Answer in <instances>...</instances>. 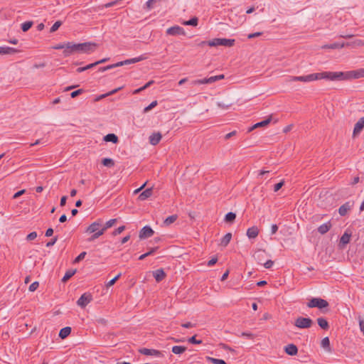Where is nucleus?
<instances>
[{
	"instance_id": "nucleus-3",
	"label": "nucleus",
	"mask_w": 364,
	"mask_h": 364,
	"mask_svg": "<svg viewBox=\"0 0 364 364\" xmlns=\"http://www.w3.org/2000/svg\"><path fill=\"white\" fill-rule=\"evenodd\" d=\"M335 80H342L347 79H357L364 77V68L358 70L348 72H333Z\"/></svg>"
},
{
	"instance_id": "nucleus-10",
	"label": "nucleus",
	"mask_w": 364,
	"mask_h": 364,
	"mask_svg": "<svg viewBox=\"0 0 364 364\" xmlns=\"http://www.w3.org/2000/svg\"><path fill=\"white\" fill-rule=\"evenodd\" d=\"M351 236H352L351 231L346 230L345 231V232L343 233V235L340 238L338 246L341 249L344 248L345 246L350 242Z\"/></svg>"
},
{
	"instance_id": "nucleus-64",
	"label": "nucleus",
	"mask_w": 364,
	"mask_h": 364,
	"mask_svg": "<svg viewBox=\"0 0 364 364\" xmlns=\"http://www.w3.org/2000/svg\"><path fill=\"white\" fill-rule=\"evenodd\" d=\"M352 44H353L356 46H364V42H363V41H362L360 39H357L355 41H353L352 43Z\"/></svg>"
},
{
	"instance_id": "nucleus-21",
	"label": "nucleus",
	"mask_w": 364,
	"mask_h": 364,
	"mask_svg": "<svg viewBox=\"0 0 364 364\" xmlns=\"http://www.w3.org/2000/svg\"><path fill=\"white\" fill-rule=\"evenodd\" d=\"M152 193H153L152 188H146V190H144L143 192H141L139 194L138 198L140 200H144L149 198V197H151Z\"/></svg>"
},
{
	"instance_id": "nucleus-49",
	"label": "nucleus",
	"mask_w": 364,
	"mask_h": 364,
	"mask_svg": "<svg viewBox=\"0 0 364 364\" xmlns=\"http://www.w3.org/2000/svg\"><path fill=\"white\" fill-rule=\"evenodd\" d=\"M358 322H359L360 329L364 336V317H361L360 316H358Z\"/></svg>"
},
{
	"instance_id": "nucleus-23",
	"label": "nucleus",
	"mask_w": 364,
	"mask_h": 364,
	"mask_svg": "<svg viewBox=\"0 0 364 364\" xmlns=\"http://www.w3.org/2000/svg\"><path fill=\"white\" fill-rule=\"evenodd\" d=\"M331 226H332V225L331 223V221H328L326 223L321 225L318 228V232L319 233H321V235H323V234L326 233L331 229Z\"/></svg>"
},
{
	"instance_id": "nucleus-15",
	"label": "nucleus",
	"mask_w": 364,
	"mask_h": 364,
	"mask_svg": "<svg viewBox=\"0 0 364 364\" xmlns=\"http://www.w3.org/2000/svg\"><path fill=\"white\" fill-rule=\"evenodd\" d=\"M225 78V75L223 74L213 75L212 73H208L206 76V84H211L218 80H223Z\"/></svg>"
},
{
	"instance_id": "nucleus-60",
	"label": "nucleus",
	"mask_w": 364,
	"mask_h": 364,
	"mask_svg": "<svg viewBox=\"0 0 364 364\" xmlns=\"http://www.w3.org/2000/svg\"><path fill=\"white\" fill-rule=\"evenodd\" d=\"M155 2V0H148L146 3V6L148 10H150L153 8V4Z\"/></svg>"
},
{
	"instance_id": "nucleus-29",
	"label": "nucleus",
	"mask_w": 364,
	"mask_h": 364,
	"mask_svg": "<svg viewBox=\"0 0 364 364\" xmlns=\"http://www.w3.org/2000/svg\"><path fill=\"white\" fill-rule=\"evenodd\" d=\"M104 140L105 141H107V142L110 141V142H112L114 144H117L118 142V141H119L118 136L116 134H112H112H108L105 135L104 136Z\"/></svg>"
},
{
	"instance_id": "nucleus-9",
	"label": "nucleus",
	"mask_w": 364,
	"mask_h": 364,
	"mask_svg": "<svg viewBox=\"0 0 364 364\" xmlns=\"http://www.w3.org/2000/svg\"><path fill=\"white\" fill-rule=\"evenodd\" d=\"M102 220L97 219L92 223H91L85 230V232L88 234H91L92 232H97L102 228Z\"/></svg>"
},
{
	"instance_id": "nucleus-19",
	"label": "nucleus",
	"mask_w": 364,
	"mask_h": 364,
	"mask_svg": "<svg viewBox=\"0 0 364 364\" xmlns=\"http://www.w3.org/2000/svg\"><path fill=\"white\" fill-rule=\"evenodd\" d=\"M162 138V135L160 132H157V133H153L150 136H149V143L151 144V145H156L159 143V141H161Z\"/></svg>"
},
{
	"instance_id": "nucleus-52",
	"label": "nucleus",
	"mask_w": 364,
	"mask_h": 364,
	"mask_svg": "<svg viewBox=\"0 0 364 364\" xmlns=\"http://www.w3.org/2000/svg\"><path fill=\"white\" fill-rule=\"evenodd\" d=\"M37 237V233L36 232H31V233H29L27 237H26V240L28 241H31L34 239H36Z\"/></svg>"
},
{
	"instance_id": "nucleus-39",
	"label": "nucleus",
	"mask_w": 364,
	"mask_h": 364,
	"mask_svg": "<svg viewBox=\"0 0 364 364\" xmlns=\"http://www.w3.org/2000/svg\"><path fill=\"white\" fill-rule=\"evenodd\" d=\"M198 23V18L197 17H193L188 21H186L183 23V25L186 26H196Z\"/></svg>"
},
{
	"instance_id": "nucleus-8",
	"label": "nucleus",
	"mask_w": 364,
	"mask_h": 364,
	"mask_svg": "<svg viewBox=\"0 0 364 364\" xmlns=\"http://www.w3.org/2000/svg\"><path fill=\"white\" fill-rule=\"evenodd\" d=\"M92 301V296L90 293L86 292L81 295L77 301V304L81 308H85Z\"/></svg>"
},
{
	"instance_id": "nucleus-34",
	"label": "nucleus",
	"mask_w": 364,
	"mask_h": 364,
	"mask_svg": "<svg viewBox=\"0 0 364 364\" xmlns=\"http://www.w3.org/2000/svg\"><path fill=\"white\" fill-rule=\"evenodd\" d=\"M117 222V219H110L109 220L107 221L105 225H102L101 230H103V232H105L108 228L112 227Z\"/></svg>"
},
{
	"instance_id": "nucleus-58",
	"label": "nucleus",
	"mask_w": 364,
	"mask_h": 364,
	"mask_svg": "<svg viewBox=\"0 0 364 364\" xmlns=\"http://www.w3.org/2000/svg\"><path fill=\"white\" fill-rule=\"evenodd\" d=\"M262 32H256V33H250L247 36V38L249 39H251V38H256V37H259L260 36H262Z\"/></svg>"
},
{
	"instance_id": "nucleus-14",
	"label": "nucleus",
	"mask_w": 364,
	"mask_h": 364,
	"mask_svg": "<svg viewBox=\"0 0 364 364\" xmlns=\"http://www.w3.org/2000/svg\"><path fill=\"white\" fill-rule=\"evenodd\" d=\"M353 206V201H347L339 208L338 213L341 216H344L352 208Z\"/></svg>"
},
{
	"instance_id": "nucleus-57",
	"label": "nucleus",
	"mask_w": 364,
	"mask_h": 364,
	"mask_svg": "<svg viewBox=\"0 0 364 364\" xmlns=\"http://www.w3.org/2000/svg\"><path fill=\"white\" fill-rule=\"evenodd\" d=\"M66 46H67V43H63V44H57V45L54 46L53 47V48L55 49V50L63 49V50H65Z\"/></svg>"
},
{
	"instance_id": "nucleus-22",
	"label": "nucleus",
	"mask_w": 364,
	"mask_h": 364,
	"mask_svg": "<svg viewBox=\"0 0 364 364\" xmlns=\"http://www.w3.org/2000/svg\"><path fill=\"white\" fill-rule=\"evenodd\" d=\"M258 234L259 230L256 226H252L247 230V236L250 239L257 237Z\"/></svg>"
},
{
	"instance_id": "nucleus-36",
	"label": "nucleus",
	"mask_w": 364,
	"mask_h": 364,
	"mask_svg": "<svg viewBox=\"0 0 364 364\" xmlns=\"http://www.w3.org/2000/svg\"><path fill=\"white\" fill-rule=\"evenodd\" d=\"M102 164L108 168H112L114 166V161L110 158H104L102 160Z\"/></svg>"
},
{
	"instance_id": "nucleus-1",
	"label": "nucleus",
	"mask_w": 364,
	"mask_h": 364,
	"mask_svg": "<svg viewBox=\"0 0 364 364\" xmlns=\"http://www.w3.org/2000/svg\"><path fill=\"white\" fill-rule=\"evenodd\" d=\"M96 44L90 42H85L82 43H75L73 42H68L65 50L63 53L65 57L70 56L74 53H90L94 50Z\"/></svg>"
},
{
	"instance_id": "nucleus-44",
	"label": "nucleus",
	"mask_w": 364,
	"mask_h": 364,
	"mask_svg": "<svg viewBox=\"0 0 364 364\" xmlns=\"http://www.w3.org/2000/svg\"><path fill=\"white\" fill-rule=\"evenodd\" d=\"M62 25V21H57L54 23V24L52 26V27L50 28V33H54L55 32L58 28L59 27Z\"/></svg>"
},
{
	"instance_id": "nucleus-55",
	"label": "nucleus",
	"mask_w": 364,
	"mask_h": 364,
	"mask_svg": "<svg viewBox=\"0 0 364 364\" xmlns=\"http://www.w3.org/2000/svg\"><path fill=\"white\" fill-rule=\"evenodd\" d=\"M237 132L236 130H234L228 134H227L225 136H224V139L225 140H228L230 139V138H232V136H235L237 134Z\"/></svg>"
},
{
	"instance_id": "nucleus-42",
	"label": "nucleus",
	"mask_w": 364,
	"mask_h": 364,
	"mask_svg": "<svg viewBox=\"0 0 364 364\" xmlns=\"http://www.w3.org/2000/svg\"><path fill=\"white\" fill-rule=\"evenodd\" d=\"M122 276V274L121 273H119L117 276H115L113 279H112L110 281H109L107 284H106V287L107 288H109L112 286H113L116 282L120 278V277Z\"/></svg>"
},
{
	"instance_id": "nucleus-32",
	"label": "nucleus",
	"mask_w": 364,
	"mask_h": 364,
	"mask_svg": "<svg viewBox=\"0 0 364 364\" xmlns=\"http://www.w3.org/2000/svg\"><path fill=\"white\" fill-rule=\"evenodd\" d=\"M122 87H119L116 88V89H114V90H113L110 91V92H107V93H105V94L101 95L98 96V97H97L95 100V101H99V100H102V99H103V98H105V97H107V96H109V95H114V94H115L116 92H117L119 90H122Z\"/></svg>"
},
{
	"instance_id": "nucleus-45",
	"label": "nucleus",
	"mask_w": 364,
	"mask_h": 364,
	"mask_svg": "<svg viewBox=\"0 0 364 364\" xmlns=\"http://www.w3.org/2000/svg\"><path fill=\"white\" fill-rule=\"evenodd\" d=\"M157 104H158V102L156 100L153 101L149 105H148L147 107H146L144 109V113L148 112L149 111L152 109L154 107H155L157 105Z\"/></svg>"
},
{
	"instance_id": "nucleus-12",
	"label": "nucleus",
	"mask_w": 364,
	"mask_h": 364,
	"mask_svg": "<svg viewBox=\"0 0 364 364\" xmlns=\"http://www.w3.org/2000/svg\"><path fill=\"white\" fill-rule=\"evenodd\" d=\"M166 33L168 35H171V36H180V35L185 36L186 35L184 29L179 26H174L168 28L166 30Z\"/></svg>"
},
{
	"instance_id": "nucleus-5",
	"label": "nucleus",
	"mask_w": 364,
	"mask_h": 364,
	"mask_svg": "<svg viewBox=\"0 0 364 364\" xmlns=\"http://www.w3.org/2000/svg\"><path fill=\"white\" fill-rule=\"evenodd\" d=\"M329 306L328 302L321 298H312L308 303L309 308L317 307L320 309L326 308Z\"/></svg>"
},
{
	"instance_id": "nucleus-56",
	"label": "nucleus",
	"mask_w": 364,
	"mask_h": 364,
	"mask_svg": "<svg viewBox=\"0 0 364 364\" xmlns=\"http://www.w3.org/2000/svg\"><path fill=\"white\" fill-rule=\"evenodd\" d=\"M58 240V236H55L53 238H52L49 242L46 243V247H49L53 245L57 242Z\"/></svg>"
},
{
	"instance_id": "nucleus-62",
	"label": "nucleus",
	"mask_w": 364,
	"mask_h": 364,
	"mask_svg": "<svg viewBox=\"0 0 364 364\" xmlns=\"http://www.w3.org/2000/svg\"><path fill=\"white\" fill-rule=\"evenodd\" d=\"M217 262H218V257H213L211 259H210V260L208 262L207 265H208V266H213V265H214Z\"/></svg>"
},
{
	"instance_id": "nucleus-35",
	"label": "nucleus",
	"mask_w": 364,
	"mask_h": 364,
	"mask_svg": "<svg viewBox=\"0 0 364 364\" xmlns=\"http://www.w3.org/2000/svg\"><path fill=\"white\" fill-rule=\"evenodd\" d=\"M93 234L87 239V241L91 242L95 241L96 239L99 238L101 235L104 234L103 230H100L97 232H92Z\"/></svg>"
},
{
	"instance_id": "nucleus-7",
	"label": "nucleus",
	"mask_w": 364,
	"mask_h": 364,
	"mask_svg": "<svg viewBox=\"0 0 364 364\" xmlns=\"http://www.w3.org/2000/svg\"><path fill=\"white\" fill-rule=\"evenodd\" d=\"M145 59H146V57L144 56V55H140V56H139L137 58L127 59V60H123V61L118 62V63H114V64H112L110 65L112 66V68H117V67H119V66H122V65H130V64H132V63H138L139 61L144 60Z\"/></svg>"
},
{
	"instance_id": "nucleus-47",
	"label": "nucleus",
	"mask_w": 364,
	"mask_h": 364,
	"mask_svg": "<svg viewBox=\"0 0 364 364\" xmlns=\"http://www.w3.org/2000/svg\"><path fill=\"white\" fill-rule=\"evenodd\" d=\"M124 230H125V226L124 225H122V226L119 227L118 228L115 229L112 232V235L113 236H116L117 235L121 234Z\"/></svg>"
},
{
	"instance_id": "nucleus-20",
	"label": "nucleus",
	"mask_w": 364,
	"mask_h": 364,
	"mask_svg": "<svg viewBox=\"0 0 364 364\" xmlns=\"http://www.w3.org/2000/svg\"><path fill=\"white\" fill-rule=\"evenodd\" d=\"M350 45H351L350 43H332L330 45L323 46L322 48H323L336 49V48H342L345 47L346 46H348Z\"/></svg>"
},
{
	"instance_id": "nucleus-18",
	"label": "nucleus",
	"mask_w": 364,
	"mask_h": 364,
	"mask_svg": "<svg viewBox=\"0 0 364 364\" xmlns=\"http://www.w3.org/2000/svg\"><path fill=\"white\" fill-rule=\"evenodd\" d=\"M284 351L289 355H296L298 353V348L293 343L288 344L284 347Z\"/></svg>"
},
{
	"instance_id": "nucleus-27",
	"label": "nucleus",
	"mask_w": 364,
	"mask_h": 364,
	"mask_svg": "<svg viewBox=\"0 0 364 364\" xmlns=\"http://www.w3.org/2000/svg\"><path fill=\"white\" fill-rule=\"evenodd\" d=\"M231 239L232 234L230 232L225 234L220 240V245L226 247L230 243Z\"/></svg>"
},
{
	"instance_id": "nucleus-13",
	"label": "nucleus",
	"mask_w": 364,
	"mask_h": 364,
	"mask_svg": "<svg viewBox=\"0 0 364 364\" xmlns=\"http://www.w3.org/2000/svg\"><path fill=\"white\" fill-rule=\"evenodd\" d=\"M154 234L153 229L146 225L142 228L139 232V237L140 239H145L151 237Z\"/></svg>"
},
{
	"instance_id": "nucleus-53",
	"label": "nucleus",
	"mask_w": 364,
	"mask_h": 364,
	"mask_svg": "<svg viewBox=\"0 0 364 364\" xmlns=\"http://www.w3.org/2000/svg\"><path fill=\"white\" fill-rule=\"evenodd\" d=\"M189 343L193 344H199L202 343V340H197L196 336H193L188 339Z\"/></svg>"
},
{
	"instance_id": "nucleus-61",
	"label": "nucleus",
	"mask_w": 364,
	"mask_h": 364,
	"mask_svg": "<svg viewBox=\"0 0 364 364\" xmlns=\"http://www.w3.org/2000/svg\"><path fill=\"white\" fill-rule=\"evenodd\" d=\"M191 84H192L193 85L205 84V78H203V79H200V80H193V81L191 82Z\"/></svg>"
},
{
	"instance_id": "nucleus-46",
	"label": "nucleus",
	"mask_w": 364,
	"mask_h": 364,
	"mask_svg": "<svg viewBox=\"0 0 364 364\" xmlns=\"http://www.w3.org/2000/svg\"><path fill=\"white\" fill-rule=\"evenodd\" d=\"M86 255H87L86 252H82L77 257H75V259L73 261V263L80 262L85 258Z\"/></svg>"
},
{
	"instance_id": "nucleus-24",
	"label": "nucleus",
	"mask_w": 364,
	"mask_h": 364,
	"mask_svg": "<svg viewBox=\"0 0 364 364\" xmlns=\"http://www.w3.org/2000/svg\"><path fill=\"white\" fill-rule=\"evenodd\" d=\"M18 50L14 48L11 47H0V55L4 54H14L18 53Z\"/></svg>"
},
{
	"instance_id": "nucleus-37",
	"label": "nucleus",
	"mask_w": 364,
	"mask_h": 364,
	"mask_svg": "<svg viewBox=\"0 0 364 364\" xmlns=\"http://www.w3.org/2000/svg\"><path fill=\"white\" fill-rule=\"evenodd\" d=\"M33 24V23L31 21H26L21 25V30L26 32L32 27Z\"/></svg>"
},
{
	"instance_id": "nucleus-11",
	"label": "nucleus",
	"mask_w": 364,
	"mask_h": 364,
	"mask_svg": "<svg viewBox=\"0 0 364 364\" xmlns=\"http://www.w3.org/2000/svg\"><path fill=\"white\" fill-rule=\"evenodd\" d=\"M139 352L141 354L145 355H151V356H155V357H159V358H161L164 356L161 351L156 350V349H149V348H140L139 350Z\"/></svg>"
},
{
	"instance_id": "nucleus-33",
	"label": "nucleus",
	"mask_w": 364,
	"mask_h": 364,
	"mask_svg": "<svg viewBox=\"0 0 364 364\" xmlns=\"http://www.w3.org/2000/svg\"><path fill=\"white\" fill-rule=\"evenodd\" d=\"M236 218V214L232 212L228 213L225 216V221L228 223H232Z\"/></svg>"
},
{
	"instance_id": "nucleus-40",
	"label": "nucleus",
	"mask_w": 364,
	"mask_h": 364,
	"mask_svg": "<svg viewBox=\"0 0 364 364\" xmlns=\"http://www.w3.org/2000/svg\"><path fill=\"white\" fill-rule=\"evenodd\" d=\"M364 126H363V124H361V122H360V121L358 120L355 124V127H354V129H353V134L355 135L358 133H360L362 129H363Z\"/></svg>"
},
{
	"instance_id": "nucleus-41",
	"label": "nucleus",
	"mask_w": 364,
	"mask_h": 364,
	"mask_svg": "<svg viewBox=\"0 0 364 364\" xmlns=\"http://www.w3.org/2000/svg\"><path fill=\"white\" fill-rule=\"evenodd\" d=\"M96 65H97V63H90V64H89V65H86L85 67H80V68H78L76 70V71H77V73H80L84 72V71H85V70H87L88 69L92 68L95 67Z\"/></svg>"
},
{
	"instance_id": "nucleus-2",
	"label": "nucleus",
	"mask_w": 364,
	"mask_h": 364,
	"mask_svg": "<svg viewBox=\"0 0 364 364\" xmlns=\"http://www.w3.org/2000/svg\"><path fill=\"white\" fill-rule=\"evenodd\" d=\"M335 80L333 72H322L317 73H311L304 76H291L288 80L289 82L299 81L303 82H309L318 80Z\"/></svg>"
},
{
	"instance_id": "nucleus-63",
	"label": "nucleus",
	"mask_w": 364,
	"mask_h": 364,
	"mask_svg": "<svg viewBox=\"0 0 364 364\" xmlns=\"http://www.w3.org/2000/svg\"><path fill=\"white\" fill-rule=\"evenodd\" d=\"M26 192V190L23 189V190H21V191H18V192L15 193L14 195L13 196V198H17L18 197H20L21 196H22L24 193Z\"/></svg>"
},
{
	"instance_id": "nucleus-4",
	"label": "nucleus",
	"mask_w": 364,
	"mask_h": 364,
	"mask_svg": "<svg viewBox=\"0 0 364 364\" xmlns=\"http://www.w3.org/2000/svg\"><path fill=\"white\" fill-rule=\"evenodd\" d=\"M209 46L215 47L218 46H223L225 47H232L235 45V39H228V38H214L211 41L206 42Z\"/></svg>"
},
{
	"instance_id": "nucleus-28",
	"label": "nucleus",
	"mask_w": 364,
	"mask_h": 364,
	"mask_svg": "<svg viewBox=\"0 0 364 364\" xmlns=\"http://www.w3.org/2000/svg\"><path fill=\"white\" fill-rule=\"evenodd\" d=\"M317 323L323 330H328L329 328L328 322L323 317L317 318Z\"/></svg>"
},
{
	"instance_id": "nucleus-30",
	"label": "nucleus",
	"mask_w": 364,
	"mask_h": 364,
	"mask_svg": "<svg viewBox=\"0 0 364 364\" xmlns=\"http://www.w3.org/2000/svg\"><path fill=\"white\" fill-rule=\"evenodd\" d=\"M76 269H68L66 271L64 277L62 278V282L65 283L67 281H68L75 273Z\"/></svg>"
},
{
	"instance_id": "nucleus-26",
	"label": "nucleus",
	"mask_w": 364,
	"mask_h": 364,
	"mask_svg": "<svg viewBox=\"0 0 364 364\" xmlns=\"http://www.w3.org/2000/svg\"><path fill=\"white\" fill-rule=\"evenodd\" d=\"M71 328L69 326L64 327L59 332V337L62 339L67 338L71 333Z\"/></svg>"
},
{
	"instance_id": "nucleus-16",
	"label": "nucleus",
	"mask_w": 364,
	"mask_h": 364,
	"mask_svg": "<svg viewBox=\"0 0 364 364\" xmlns=\"http://www.w3.org/2000/svg\"><path fill=\"white\" fill-rule=\"evenodd\" d=\"M153 276L157 282H161L166 277V274L162 268L153 272Z\"/></svg>"
},
{
	"instance_id": "nucleus-54",
	"label": "nucleus",
	"mask_w": 364,
	"mask_h": 364,
	"mask_svg": "<svg viewBox=\"0 0 364 364\" xmlns=\"http://www.w3.org/2000/svg\"><path fill=\"white\" fill-rule=\"evenodd\" d=\"M119 2H120V0L113 1L109 2L107 4H105L103 6L105 8H109V7L119 4Z\"/></svg>"
},
{
	"instance_id": "nucleus-31",
	"label": "nucleus",
	"mask_w": 364,
	"mask_h": 364,
	"mask_svg": "<svg viewBox=\"0 0 364 364\" xmlns=\"http://www.w3.org/2000/svg\"><path fill=\"white\" fill-rule=\"evenodd\" d=\"M186 350V347H185V346H174L172 347V352L176 355L182 354Z\"/></svg>"
},
{
	"instance_id": "nucleus-6",
	"label": "nucleus",
	"mask_w": 364,
	"mask_h": 364,
	"mask_svg": "<svg viewBox=\"0 0 364 364\" xmlns=\"http://www.w3.org/2000/svg\"><path fill=\"white\" fill-rule=\"evenodd\" d=\"M313 321L310 318L299 316L294 321V326L299 328H309L311 327Z\"/></svg>"
},
{
	"instance_id": "nucleus-43",
	"label": "nucleus",
	"mask_w": 364,
	"mask_h": 364,
	"mask_svg": "<svg viewBox=\"0 0 364 364\" xmlns=\"http://www.w3.org/2000/svg\"><path fill=\"white\" fill-rule=\"evenodd\" d=\"M206 360L215 364H227L223 360L206 357Z\"/></svg>"
},
{
	"instance_id": "nucleus-59",
	"label": "nucleus",
	"mask_w": 364,
	"mask_h": 364,
	"mask_svg": "<svg viewBox=\"0 0 364 364\" xmlns=\"http://www.w3.org/2000/svg\"><path fill=\"white\" fill-rule=\"evenodd\" d=\"M284 181H281L277 184L274 185V191L275 192L278 191L283 186H284Z\"/></svg>"
},
{
	"instance_id": "nucleus-17",
	"label": "nucleus",
	"mask_w": 364,
	"mask_h": 364,
	"mask_svg": "<svg viewBox=\"0 0 364 364\" xmlns=\"http://www.w3.org/2000/svg\"><path fill=\"white\" fill-rule=\"evenodd\" d=\"M272 121V116H269L267 119L255 124L253 126L248 129V132H252L256 128L262 127L268 125Z\"/></svg>"
},
{
	"instance_id": "nucleus-38",
	"label": "nucleus",
	"mask_w": 364,
	"mask_h": 364,
	"mask_svg": "<svg viewBox=\"0 0 364 364\" xmlns=\"http://www.w3.org/2000/svg\"><path fill=\"white\" fill-rule=\"evenodd\" d=\"M177 218L178 216L176 215H170L164 220V223L166 225H169L173 223L177 220Z\"/></svg>"
},
{
	"instance_id": "nucleus-50",
	"label": "nucleus",
	"mask_w": 364,
	"mask_h": 364,
	"mask_svg": "<svg viewBox=\"0 0 364 364\" xmlns=\"http://www.w3.org/2000/svg\"><path fill=\"white\" fill-rule=\"evenodd\" d=\"M39 287V283L38 282H33L28 287L30 291H36Z\"/></svg>"
},
{
	"instance_id": "nucleus-48",
	"label": "nucleus",
	"mask_w": 364,
	"mask_h": 364,
	"mask_svg": "<svg viewBox=\"0 0 364 364\" xmlns=\"http://www.w3.org/2000/svg\"><path fill=\"white\" fill-rule=\"evenodd\" d=\"M83 92H85V90L83 89H78L77 90L72 92L70 93V97L72 98H75V97H77L78 95L82 94Z\"/></svg>"
},
{
	"instance_id": "nucleus-25",
	"label": "nucleus",
	"mask_w": 364,
	"mask_h": 364,
	"mask_svg": "<svg viewBox=\"0 0 364 364\" xmlns=\"http://www.w3.org/2000/svg\"><path fill=\"white\" fill-rule=\"evenodd\" d=\"M321 346L328 353H331L332 351L328 337H325L321 340Z\"/></svg>"
},
{
	"instance_id": "nucleus-51",
	"label": "nucleus",
	"mask_w": 364,
	"mask_h": 364,
	"mask_svg": "<svg viewBox=\"0 0 364 364\" xmlns=\"http://www.w3.org/2000/svg\"><path fill=\"white\" fill-rule=\"evenodd\" d=\"M241 336L247 338L248 339L252 340L255 338V335L251 333L242 332Z\"/></svg>"
}]
</instances>
